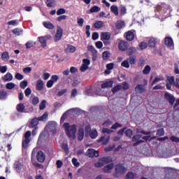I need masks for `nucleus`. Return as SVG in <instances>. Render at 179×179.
Wrapping results in <instances>:
<instances>
[{
  "mask_svg": "<svg viewBox=\"0 0 179 179\" xmlns=\"http://www.w3.org/2000/svg\"><path fill=\"white\" fill-rule=\"evenodd\" d=\"M8 92L5 90H0V100H6Z\"/></svg>",
  "mask_w": 179,
  "mask_h": 179,
  "instance_id": "a878e982",
  "label": "nucleus"
},
{
  "mask_svg": "<svg viewBox=\"0 0 179 179\" xmlns=\"http://www.w3.org/2000/svg\"><path fill=\"white\" fill-rule=\"evenodd\" d=\"M94 166H95V167H97V168L103 167V166H104V162H103V161L101 158V159H99L98 162H96L94 164Z\"/></svg>",
  "mask_w": 179,
  "mask_h": 179,
  "instance_id": "a18cd8bd",
  "label": "nucleus"
},
{
  "mask_svg": "<svg viewBox=\"0 0 179 179\" xmlns=\"http://www.w3.org/2000/svg\"><path fill=\"white\" fill-rule=\"evenodd\" d=\"M116 27L117 29H122L123 27H125V22L124 21H119L116 23Z\"/></svg>",
  "mask_w": 179,
  "mask_h": 179,
  "instance_id": "4c0bfd02",
  "label": "nucleus"
},
{
  "mask_svg": "<svg viewBox=\"0 0 179 179\" xmlns=\"http://www.w3.org/2000/svg\"><path fill=\"white\" fill-rule=\"evenodd\" d=\"M63 127L68 138L71 139H75L76 138V124H69V123H65L63 124Z\"/></svg>",
  "mask_w": 179,
  "mask_h": 179,
  "instance_id": "f257e3e1",
  "label": "nucleus"
},
{
  "mask_svg": "<svg viewBox=\"0 0 179 179\" xmlns=\"http://www.w3.org/2000/svg\"><path fill=\"white\" fill-rule=\"evenodd\" d=\"M122 88L123 90H128L129 89V85L127 82H124L122 83Z\"/></svg>",
  "mask_w": 179,
  "mask_h": 179,
  "instance_id": "13d9d810",
  "label": "nucleus"
},
{
  "mask_svg": "<svg viewBox=\"0 0 179 179\" xmlns=\"http://www.w3.org/2000/svg\"><path fill=\"white\" fill-rule=\"evenodd\" d=\"M33 45H34V44L33 43V41H31L27 42L25 44V47L27 49L31 48V47H33Z\"/></svg>",
  "mask_w": 179,
  "mask_h": 179,
  "instance_id": "69168bd1",
  "label": "nucleus"
},
{
  "mask_svg": "<svg viewBox=\"0 0 179 179\" xmlns=\"http://www.w3.org/2000/svg\"><path fill=\"white\" fill-rule=\"evenodd\" d=\"M121 65L124 67V68H129V61L128 59L124 60L122 62Z\"/></svg>",
  "mask_w": 179,
  "mask_h": 179,
  "instance_id": "6e6d98bb",
  "label": "nucleus"
},
{
  "mask_svg": "<svg viewBox=\"0 0 179 179\" xmlns=\"http://www.w3.org/2000/svg\"><path fill=\"white\" fill-rule=\"evenodd\" d=\"M101 159H102L103 164H108V163L113 162V158H111V157H103L101 158Z\"/></svg>",
  "mask_w": 179,
  "mask_h": 179,
  "instance_id": "bb28decb",
  "label": "nucleus"
},
{
  "mask_svg": "<svg viewBox=\"0 0 179 179\" xmlns=\"http://www.w3.org/2000/svg\"><path fill=\"white\" fill-rule=\"evenodd\" d=\"M38 121L39 120L38 117H34L32 119L29 125V128H37V125H38Z\"/></svg>",
  "mask_w": 179,
  "mask_h": 179,
  "instance_id": "dca6fc26",
  "label": "nucleus"
},
{
  "mask_svg": "<svg viewBox=\"0 0 179 179\" xmlns=\"http://www.w3.org/2000/svg\"><path fill=\"white\" fill-rule=\"evenodd\" d=\"M43 24L45 29H49L50 30H53V29L55 27L52 23L48 22V21H45L43 22Z\"/></svg>",
  "mask_w": 179,
  "mask_h": 179,
  "instance_id": "5701e85b",
  "label": "nucleus"
},
{
  "mask_svg": "<svg viewBox=\"0 0 179 179\" xmlns=\"http://www.w3.org/2000/svg\"><path fill=\"white\" fill-rule=\"evenodd\" d=\"M83 138H85V129L80 128L78 130V139L80 142H82V141H83Z\"/></svg>",
  "mask_w": 179,
  "mask_h": 179,
  "instance_id": "aec40b11",
  "label": "nucleus"
},
{
  "mask_svg": "<svg viewBox=\"0 0 179 179\" xmlns=\"http://www.w3.org/2000/svg\"><path fill=\"white\" fill-rule=\"evenodd\" d=\"M45 100H43L42 102L39 105L40 110H44L45 108Z\"/></svg>",
  "mask_w": 179,
  "mask_h": 179,
  "instance_id": "774afa93",
  "label": "nucleus"
},
{
  "mask_svg": "<svg viewBox=\"0 0 179 179\" xmlns=\"http://www.w3.org/2000/svg\"><path fill=\"white\" fill-rule=\"evenodd\" d=\"M38 38L39 40V43L41 44V47L43 48L47 47V41L43 38V36H39Z\"/></svg>",
  "mask_w": 179,
  "mask_h": 179,
  "instance_id": "2f4dec72",
  "label": "nucleus"
},
{
  "mask_svg": "<svg viewBox=\"0 0 179 179\" xmlns=\"http://www.w3.org/2000/svg\"><path fill=\"white\" fill-rule=\"evenodd\" d=\"M110 38H111V34H110L109 32H102L101 34V40L103 41L105 45H108V44H110V43L106 42L108 41Z\"/></svg>",
  "mask_w": 179,
  "mask_h": 179,
  "instance_id": "39448f33",
  "label": "nucleus"
},
{
  "mask_svg": "<svg viewBox=\"0 0 179 179\" xmlns=\"http://www.w3.org/2000/svg\"><path fill=\"white\" fill-rule=\"evenodd\" d=\"M68 52H75L76 51V48L72 45H69L67 46Z\"/></svg>",
  "mask_w": 179,
  "mask_h": 179,
  "instance_id": "79ce46f5",
  "label": "nucleus"
},
{
  "mask_svg": "<svg viewBox=\"0 0 179 179\" xmlns=\"http://www.w3.org/2000/svg\"><path fill=\"white\" fill-rule=\"evenodd\" d=\"M165 44L168 46V47H171V45H173V39L169 37H166L165 38Z\"/></svg>",
  "mask_w": 179,
  "mask_h": 179,
  "instance_id": "f704fd0d",
  "label": "nucleus"
},
{
  "mask_svg": "<svg viewBox=\"0 0 179 179\" xmlns=\"http://www.w3.org/2000/svg\"><path fill=\"white\" fill-rule=\"evenodd\" d=\"M62 34H64V29H62V27H58L57 29V33L55 35V41L56 43L57 41H59V40L62 38Z\"/></svg>",
  "mask_w": 179,
  "mask_h": 179,
  "instance_id": "423d86ee",
  "label": "nucleus"
},
{
  "mask_svg": "<svg viewBox=\"0 0 179 179\" xmlns=\"http://www.w3.org/2000/svg\"><path fill=\"white\" fill-rule=\"evenodd\" d=\"M136 52V49L135 48H129L127 50L128 55H133Z\"/></svg>",
  "mask_w": 179,
  "mask_h": 179,
  "instance_id": "de8ad7c7",
  "label": "nucleus"
},
{
  "mask_svg": "<svg viewBox=\"0 0 179 179\" xmlns=\"http://www.w3.org/2000/svg\"><path fill=\"white\" fill-rule=\"evenodd\" d=\"M62 148L63 150H64L65 153H66V155H68V153H69V148H68V144L63 143L62 145Z\"/></svg>",
  "mask_w": 179,
  "mask_h": 179,
  "instance_id": "8fccbe9b",
  "label": "nucleus"
},
{
  "mask_svg": "<svg viewBox=\"0 0 179 179\" xmlns=\"http://www.w3.org/2000/svg\"><path fill=\"white\" fill-rule=\"evenodd\" d=\"M99 6H94L91 9H90V13H94L96 12H99Z\"/></svg>",
  "mask_w": 179,
  "mask_h": 179,
  "instance_id": "338daca9",
  "label": "nucleus"
},
{
  "mask_svg": "<svg viewBox=\"0 0 179 179\" xmlns=\"http://www.w3.org/2000/svg\"><path fill=\"white\" fill-rule=\"evenodd\" d=\"M164 97L167 101H169V103H171V106L174 104V102L176 101V98H174V96L173 94L166 92L164 94Z\"/></svg>",
  "mask_w": 179,
  "mask_h": 179,
  "instance_id": "6e6552de",
  "label": "nucleus"
},
{
  "mask_svg": "<svg viewBox=\"0 0 179 179\" xmlns=\"http://www.w3.org/2000/svg\"><path fill=\"white\" fill-rule=\"evenodd\" d=\"M113 83L114 82H113V80H109L108 82H106L101 84V89H110V87H113Z\"/></svg>",
  "mask_w": 179,
  "mask_h": 179,
  "instance_id": "6ab92c4d",
  "label": "nucleus"
},
{
  "mask_svg": "<svg viewBox=\"0 0 179 179\" xmlns=\"http://www.w3.org/2000/svg\"><path fill=\"white\" fill-rule=\"evenodd\" d=\"M24 94L26 97H29L30 94H31V89L30 87H27L24 91Z\"/></svg>",
  "mask_w": 179,
  "mask_h": 179,
  "instance_id": "0e129e2a",
  "label": "nucleus"
},
{
  "mask_svg": "<svg viewBox=\"0 0 179 179\" xmlns=\"http://www.w3.org/2000/svg\"><path fill=\"white\" fill-rule=\"evenodd\" d=\"M96 94H98V96H107V92L103 91V90L100 88H99V90H96Z\"/></svg>",
  "mask_w": 179,
  "mask_h": 179,
  "instance_id": "e433bc0d",
  "label": "nucleus"
},
{
  "mask_svg": "<svg viewBox=\"0 0 179 179\" xmlns=\"http://www.w3.org/2000/svg\"><path fill=\"white\" fill-rule=\"evenodd\" d=\"M141 138H142V135L141 134H136L132 137V142H136L134 143V146L139 145V143H143V140H141Z\"/></svg>",
  "mask_w": 179,
  "mask_h": 179,
  "instance_id": "1a4fd4ad",
  "label": "nucleus"
},
{
  "mask_svg": "<svg viewBox=\"0 0 179 179\" xmlns=\"http://www.w3.org/2000/svg\"><path fill=\"white\" fill-rule=\"evenodd\" d=\"M157 135L158 136H164V129L162 128L157 130Z\"/></svg>",
  "mask_w": 179,
  "mask_h": 179,
  "instance_id": "bf43d9fd",
  "label": "nucleus"
},
{
  "mask_svg": "<svg viewBox=\"0 0 179 179\" xmlns=\"http://www.w3.org/2000/svg\"><path fill=\"white\" fill-rule=\"evenodd\" d=\"M120 15L124 16V15H127V7L122 6L120 8Z\"/></svg>",
  "mask_w": 179,
  "mask_h": 179,
  "instance_id": "3c124183",
  "label": "nucleus"
},
{
  "mask_svg": "<svg viewBox=\"0 0 179 179\" xmlns=\"http://www.w3.org/2000/svg\"><path fill=\"white\" fill-rule=\"evenodd\" d=\"M118 48L120 51H127L128 50V43L120 41L118 43Z\"/></svg>",
  "mask_w": 179,
  "mask_h": 179,
  "instance_id": "9b49d317",
  "label": "nucleus"
},
{
  "mask_svg": "<svg viewBox=\"0 0 179 179\" xmlns=\"http://www.w3.org/2000/svg\"><path fill=\"white\" fill-rule=\"evenodd\" d=\"M131 65H134L136 63V57L131 56L129 59H127Z\"/></svg>",
  "mask_w": 179,
  "mask_h": 179,
  "instance_id": "ea45409f",
  "label": "nucleus"
},
{
  "mask_svg": "<svg viewBox=\"0 0 179 179\" xmlns=\"http://www.w3.org/2000/svg\"><path fill=\"white\" fill-rule=\"evenodd\" d=\"M167 83H169L171 85H173V86H176V79L174 78V76L168 77Z\"/></svg>",
  "mask_w": 179,
  "mask_h": 179,
  "instance_id": "473e14b6",
  "label": "nucleus"
},
{
  "mask_svg": "<svg viewBox=\"0 0 179 179\" xmlns=\"http://www.w3.org/2000/svg\"><path fill=\"white\" fill-rule=\"evenodd\" d=\"M125 135L126 136H128V138H132V135H134V131L128 129L125 131Z\"/></svg>",
  "mask_w": 179,
  "mask_h": 179,
  "instance_id": "09e8293b",
  "label": "nucleus"
},
{
  "mask_svg": "<svg viewBox=\"0 0 179 179\" xmlns=\"http://www.w3.org/2000/svg\"><path fill=\"white\" fill-rule=\"evenodd\" d=\"M14 169L18 174H22L24 173V166L22 162L17 161L14 163Z\"/></svg>",
  "mask_w": 179,
  "mask_h": 179,
  "instance_id": "20e7f679",
  "label": "nucleus"
},
{
  "mask_svg": "<svg viewBox=\"0 0 179 179\" xmlns=\"http://www.w3.org/2000/svg\"><path fill=\"white\" fill-rule=\"evenodd\" d=\"M13 33L15 36H22V34H23V29L20 28H15L13 30Z\"/></svg>",
  "mask_w": 179,
  "mask_h": 179,
  "instance_id": "c85d7f7f",
  "label": "nucleus"
},
{
  "mask_svg": "<svg viewBox=\"0 0 179 179\" xmlns=\"http://www.w3.org/2000/svg\"><path fill=\"white\" fill-rule=\"evenodd\" d=\"M122 125H121L120 123L116 122L111 127L110 129H113L114 131L118 129V128H121Z\"/></svg>",
  "mask_w": 179,
  "mask_h": 179,
  "instance_id": "49530a36",
  "label": "nucleus"
},
{
  "mask_svg": "<svg viewBox=\"0 0 179 179\" xmlns=\"http://www.w3.org/2000/svg\"><path fill=\"white\" fill-rule=\"evenodd\" d=\"M8 26H17L19 24L18 20H13L8 22Z\"/></svg>",
  "mask_w": 179,
  "mask_h": 179,
  "instance_id": "a19ab883",
  "label": "nucleus"
},
{
  "mask_svg": "<svg viewBox=\"0 0 179 179\" xmlns=\"http://www.w3.org/2000/svg\"><path fill=\"white\" fill-rule=\"evenodd\" d=\"M36 159L40 163H44L45 161V155L43 151H38L36 155Z\"/></svg>",
  "mask_w": 179,
  "mask_h": 179,
  "instance_id": "f8f14e48",
  "label": "nucleus"
},
{
  "mask_svg": "<svg viewBox=\"0 0 179 179\" xmlns=\"http://www.w3.org/2000/svg\"><path fill=\"white\" fill-rule=\"evenodd\" d=\"M134 178H135V175L132 172H129L126 175V179H134Z\"/></svg>",
  "mask_w": 179,
  "mask_h": 179,
  "instance_id": "052dcab7",
  "label": "nucleus"
},
{
  "mask_svg": "<svg viewBox=\"0 0 179 179\" xmlns=\"http://www.w3.org/2000/svg\"><path fill=\"white\" fill-rule=\"evenodd\" d=\"M110 11L115 15V16H118L120 15V12L118 11V6H111Z\"/></svg>",
  "mask_w": 179,
  "mask_h": 179,
  "instance_id": "b1692460",
  "label": "nucleus"
},
{
  "mask_svg": "<svg viewBox=\"0 0 179 179\" xmlns=\"http://www.w3.org/2000/svg\"><path fill=\"white\" fill-rule=\"evenodd\" d=\"M122 89V85H117L113 88L112 92L113 93H117V92H119V90H121Z\"/></svg>",
  "mask_w": 179,
  "mask_h": 179,
  "instance_id": "37998d69",
  "label": "nucleus"
},
{
  "mask_svg": "<svg viewBox=\"0 0 179 179\" xmlns=\"http://www.w3.org/2000/svg\"><path fill=\"white\" fill-rule=\"evenodd\" d=\"M66 13V10H65L64 8H59V10H57V15L58 16L61 15H64Z\"/></svg>",
  "mask_w": 179,
  "mask_h": 179,
  "instance_id": "603ef678",
  "label": "nucleus"
},
{
  "mask_svg": "<svg viewBox=\"0 0 179 179\" xmlns=\"http://www.w3.org/2000/svg\"><path fill=\"white\" fill-rule=\"evenodd\" d=\"M6 89H8V90H12V89H15V87H16V84L13 83H8L6 85Z\"/></svg>",
  "mask_w": 179,
  "mask_h": 179,
  "instance_id": "c9c22d12",
  "label": "nucleus"
},
{
  "mask_svg": "<svg viewBox=\"0 0 179 179\" xmlns=\"http://www.w3.org/2000/svg\"><path fill=\"white\" fill-rule=\"evenodd\" d=\"M16 110L18 113H26V106L23 103H19L16 106Z\"/></svg>",
  "mask_w": 179,
  "mask_h": 179,
  "instance_id": "412c9836",
  "label": "nucleus"
},
{
  "mask_svg": "<svg viewBox=\"0 0 179 179\" xmlns=\"http://www.w3.org/2000/svg\"><path fill=\"white\" fill-rule=\"evenodd\" d=\"M48 128H50V129H52L51 132H52V134H55V132H57V129H55L57 128V122H49L48 124Z\"/></svg>",
  "mask_w": 179,
  "mask_h": 179,
  "instance_id": "2eb2a0df",
  "label": "nucleus"
},
{
  "mask_svg": "<svg viewBox=\"0 0 179 179\" xmlns=\"http://www.w3.org/2000/svg\"><path fill=\"white\" fill-rule=\"evenodd\" d=\"M136 92H138V93H143V85H137L136 88Z\"/></svg>",
  "mask_w": 179,
  "mask_h": 179,
  "instance_id": "c03bdc74",
  "label": "nucleus"
},
{
  "mask_svg": "<svg viewBox=\"0 0 179 179\" xmlns=\"http://www.w3.org/2000/svg\"><path fill=\"white\" fill-rule=\"evenodd\" d=\"M85 135H90V138H92V139H96V138H97V136H99V134L97 133V130L96 129H92L90 127V125H87L85 127Z\"/></svg>",
  "mask_w": 179,
  "mask_h": 179,
  "instance_id": "f03ea898",
  "label": "nucleus"
},
{
  "mask_svg": "<svg viewBox=\"0 0 179 179\" xmlns=\"http://www.w3.org/2000/svg\"><path fill=\"white\" fill-rule=\"evenodd\" d=\"M152 70V68H150V66L147 65L145 66L143 71V73L144 75H149V73H150V71Z\"/></svg>",
  "mask_w": 179,
  "mask_h": 179,
  "instance_id": "72a5a7b5",
  "label": "nucleus"
},
{
  "mask_svg": "<svg viewBox=\"0 0 179 179\" xmlns=\"http://www.w3.org/2000/svg\"><path fill=\"white\" fill-rule=\"evenodd\" d=\"M1 59L4 62H6L9 61V52H4L3 53H2Z\"/></svg>",
  "mask_w": 179,
  "mask_h": 179,
  "instance_id": "cd10ccee",
  "label": "nucleus"
},
{
  "mask_svg": "<svg viewBox=\"0 0 179 179\" xmlns=\"http://www.w3.org/2000/svg\"><path fill=\"white\" fill-rule=\"evenodd\" d=\"M103 127H110V125H113V122L110 120H108L103 123Z\"/></svg>",
  "mask_w": 179,
  "mask_h": 179,
  "instance_id": "680f3d73",
  "label": "nucleus"
},
{
  "mask_svg": "<svg viewBox=\"0 0 179 179\" xmlns=\"http://www.w3.org/2000/svg\"><path fill=\"white\" fill-rule=\"evenodd\" d=\"M86 155L88 157H99V152L94 149H88Z\"/></svg>",
  "mask_w": 179,
  "mask_h": 179,
  "instance_id": "9d476101",
  "label": "nucleus"
},
{
  "mask_svg": "<svg viewBox=\"0 0 179 179\" xmlns=\"http://www.w3.org/2000/svg\"><path fill=\"white\" fill-rule=\"evenodd\" d=\"M135 37V35H134V32L129 31L126 35V38L128 41H132Z\"/></svg>",
  "mask_w": 179,
  "mask_h": 179,
  "instance_id": "393cba45",
  "label": "nucleus"
},
{
  "mask_svg": "<svg viewBox=\"0 0 179 179\" xmlns=\"http://www.w3.org/2000/svg\"><path fill=\"white\" fill-rule=\"evenodd\" d=\"M102 132H103V134H108V135H110V134H113V132H114V131H113L110 129H108V128H103L102 129Z\"/></svg>",
  "mask_w": 179,
  "mask_h": 179,
  "instance_id": "5fc2aeb1",
  "label": "nucleus"
},
{
  "mask_svg": "<svg viewBox=\"0 0 179 179\" xmlns=\"http://www.w3.org/2000/svg\"><path fill=\"white\" fill-rule=\"evenodd\" d=\"M30 136H31V131H26L24 134V139L22 141V148L24 149H27L29 143H30Z\"/></svg>",
  "mask_w": 179,
  "mask_h": 179,
  "instance_id": "7ed1b4c3",
  "label": "nucleus"
},
{
  "mask_svg": "<svg viewBox=\"0 0 179 179\" xmlns=\"http://www.w3.org/2000/svg\"><path fill=\"white\" fill-rule=\"evenodd\" d=\"M156 44H157V41H156V38H149L148 39V47H150L151 48H155V47H156Z\"/></svg>",
  "mask_w": 179,
  "mask_h": 179,
  "instance_id": "4468645a",
  "label": "nucleus"
},
{
  "mask_svg": "<svg viewBox=\"0 0 179 179\" xmlns=\"http://www.w3.org/2000/svg\"><path fill=\"white\" fill-rule=\"evenodd\" d=\"M102 57L103 59H108L110 58V52L108 51H105L102 53Z\"/></svg>",
  "mask_w": 179,
  "mask_h": 179,
  "instance_id": "864d4df0",
  "label": "nucleus"
},
{
  "mask_svg": "<svg viewBox=\"0 0 179 179\" xmlns=\"http://www.w3.org/2000/svg\"><path fill=\"white\" fill-rule=\"evenodd\" d=\"M109 141H110V136L103 135L100 138V139L98 140V142H101L102 145H107Z\"/></svg>",
  "mask_w": 179,
  "mask_h": 179,
  "instance_id": "ddd939ff",
  "label": "nucleus"
},
{
  "mask_svg": "<svg viewBox=\"0 0 179 179\" xmlns=\"http://www.w3.org/2000/svg\"><path fill=\"white\" fill-rule=\"evenodd\" d=\"M2 79L3 82H10L13 79V76L10 73H7Z\"/></svg>",
  "mask_w": 179,
  "mask_h": 179,
  "instance_id": "4be33fe9",
  "label": "nucleus"
},
{
  "mask_svg": "<svg viewBox=\"0 0 179 179\" xmlns=\"http://www.w3.org/2000/svg\"><path fill=\"white\" fill-rule=\"evenodd\" d=\"M46 5L48 8H52L55 5V0H46Z\"/></svg>",
  "mask_w": 179,
  "mask_h": 179,
  "instance_id": "58836bf2",
  "label": "nucleus"
},
{
  "mask_svg": "<svg viewBox=\"0 0 179 179\" xmlns=\"http://www.w3.org/2000/svg\"><path fill=\"white\" fill-rule=\"evenodd\" d=\"M38 121H43L45 122L47 120H48V113L45 112L43 115V116H40L37 117Z\"/></svg>",
  "mask_w": 179,
  "mask_h": 179,
  "instance_id": "c756f323",
  "label": "nucleus"
},
{
  "mask_svg": "<svg viewBox=\"0 0 179 179\" xmlns=\"http://www.w3.org/2000/svg\"><path fill=\"white\" fill-rule=\"evenodd\" d=\"M44 89V81L43 80H38L36 83V90L41 92Z\"/></svg>",
  "mask_w": 179,
  "mask_h": 179,
  "instance_id": "a211bd4d",
  "label": "nucleus"
},
{
  "mask_svg": "<svg viewBox=\"0 0 179 179\" xmlns=\"http://www.w3.org/2000/svg\"><path fill=\"white\" fill-rule=\"evenodd\" d=\"M72 163H73V166H75V167H79V166H80V163H79V162H78V159H76V158L72 159Z\"/></svg>",
  "mask_w": 179,
  "mask_h": 179,
  "instance_id": "4d7b16f0",
  "label": "nucleus"
},
{
  "mask_svg": "<svg viewBox=\"0 0 179 179\" xmlns=\"http://www.w3.org/2000/svg\"><path fill=\"white\" fill-rule=\"evenodd\" d=\"M115 171L117 174H124L127 173V169L121 164H118L115 166Z\"/></svg>",
  "mask_w": 179,
  "mask_h": 179,
  "instance_id": "0eeeda50",
  "label": "nucleus"
},
{
  "mask_svg": "<svg viewBox=\"0 0 179 179\" xmlns=\"http://www.w3.org/2000/svg\"><path fill=\"white\" fill-rule=\"evenodd\" d=\"M27 80L22 81L20 84V87L21 89H26V87L27 86Z\"/></svg>",
  "mask_w": 179,
  "mask_h": 179,
  "instance_id": "e2e57ef3",
  "label": "nucleus"
},
{
  "mask_svg": "<svg viewBox=\"0 0 179 179\" xmlns=\"http://www.w3.org/2000/svg\"><path fill=\"white\" fill-rule=\"evenodd\" d=\"M114 163H110L108 165L106 166L103 169L104 173H111V170L114 169Z\"/></svg>",
  "mask_w": 179,
  "mask_h": 179,
  "instance_id": "f3484780",
  "label": "nucleus"
},
{
  "mask_svg": "<svg viewBox=\"0 0 179 179\" xmlns=\"http://www.w3.org/2000/svg\"><path fill=\"white\" fill-rule=\"evenodd\" d=\"M94 27H95V29H101V27H104V22H103L102 21H96L94 24Z\"/></svg>",
  "mask_w": 179,
  "mask_h": 179,
  "instance_id": "7c9ffc66",
  "label": "nucleus"
}]
</instances>
